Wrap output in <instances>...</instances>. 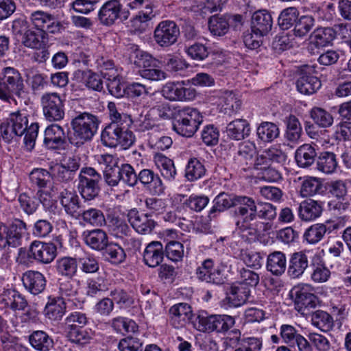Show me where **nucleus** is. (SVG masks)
Here are the masks:
<instances>
[{
	"label": "nucleus",
	"mask_w": 351,
	"mask_h": 351,
	"mask_svg": "<svg viewBox=\"0 0 351 351\" xmlns=\"http://www.w3.org/2000/svg\"><path fill=\"white\" fill-rule=\"evenodd\" d=\"M100 122L95 114L89 112H76L71 121L72 133L69 136L70 143L78 147L90 141L97 132Z\"/></svg>",
	"instance_id": "obj_2"
},
{
	"label": "nucleus",
	"mask_w": 351,
	"mask_h": 351,
	"mask_svg": "<svg viewBox=\"0 0 351 351\" xmlns=\"http://www.w3.org/2000/svg\"><path fill=\"white\" fill-rule=\"evenodd\" d=\"M256 204L252 197L237 195L234 210L232 212L236 227L241 229L247 228L249 221L254 220Z\"/></svg>",
	"instance_id": "obj_7"
},
{
	"label": "nucleus",
	"mask_w": 351,
	"mask_h": 351,
	"mask_svg": "<svg viewBox=\"0 0 351 351\" xmlns=\"http://www.w3.org/2000/svg\"><path fill=\"white\" fill-rule=\"evenodd\" d=\"M256 152L254 143L247 141L241 143L234 156V160L240 166L247 165L251 161Z\"/></svg>",
	"instance_id": "obj_55"
},
{
	"label": "nucleus",
	"mask_w": 351,
	"mask_h": 351,
	"mask_svg": "<svg viewBox=\"0 0 351 351\" xmlns=\"http://www.w3.org/2000/svg\"><path fill=\"white\" fill-rule=\"evenodd\" d=\"M93 226L101 227L106 224V220L103 212L96 208H89L80 210V219Z\"/></svg>",
	"instance_id": "obj_60"
},
{
	"label": "nucleus",
	"mask_w": 351,
	"mask_h": 351,
	"mask_svg": "<svg viewBox=\"0 0 351 351\" xmlns=\"http://www.w3.org/2000/svg\"><path fill=\"white\" fill-rule=\"evenodd\" d=\"M164 251L162 244L159 241L149 243L143 252V261L149 267H156L162 261Z\"/></svg>",
	"instance_id": "obj_38"
},
{
	"label": "nucleus",
	"mask_w": 351,
	"mask_h": 351,
	"mask_svg": "<svg viewBox=\"0 0 351 351\" xmlns=\"http://www.w3.org/2000/svg\"><path fill=\"white\" fill-rule=\"evenodd\" d=\"M315 19L310 15L298 17L293 29V34L298 37H304L315 26Z\"/></svg>",
	"instance_id": "obj_64"
},
{
	"label": "nucleus",
	"mask_w": 351,
	"mask_h": 351,
	"mask_svg": "<svg viewBox=\"0 0 351 351\" xmlns=\"http://www.w3.org/2000/svg\"><path fill=\"white\" fill-rule=\"evenodd\" d=\"M82 237L88 246L99 252H102L109 243L108 234L99 228L84 231Z\"/></svg>",
	"instance_id": "obj_37"
},
{
	"label": "nucleus",
	"mask_w": 351,
	"mask_h": 351,
	"mask_svg": "<svg viewBox=\"0 0 351 351\" xmlns=\"http://www.w3.org/2000/svg\"><path fill=\"white\" fill-rule=\"evenodd\" d=\"M308 265V255L306 252H294L289 261L287 274L292 279L299 278L304 274Z\"/></svg>",
	"instance_id": "obj_28"
},
{
	"label": "nucleus",
	"mask_w": 351,
	"mask_h": 351,
	"mask_svg": "<svg viewBox=\"0 0 351 351\" xmlns=\"http://www.w3.org/2000/svg\"><path fill=\"white\" fill-rule=\"evenodd\" d=\"M27 92L23 79L19 71L14 67L0 69V99L5 101L24 98Z\"/></svg>",
	"instance_id": "obj_3"
},
{
	"label": "nucleus",
	"mask_w": 351,
	"mask_h": 351,
	"mask_svg": "<svg viewBox=\"0 0 351 351\" xmlns=\"http://www.w3.org/2000/svg\"><path fill=\"white\" fill-rule=\"evenodd\" d=\"M22 281L25 289L34 295H38L43 292L47 282L45 277L42 273L33 270L25 272L22 277Z\"/></svg>",
	"instance_id": "obj_31"
},
{
	"label": "nucleus",
	"mask_w": 351,
	"mask_h": 351,
	"mask_svg": "<svg viewBox=\"0 0 351 351\" xmlns=\"http://www.w3.org/2000/svg\"><path fill=\"white\" fill-rule=\"evenodd\" d=\"M96 66L104 79H114L119 76L114 63L110 59L103 56L98 57L96 60Z\"/></svg>",
	"instance_id": "obj_59"
},
{
	"label": "nucleus",
	"mask_w": 351,
	"mask_h": 351,
	"mask_svg": "<svg viewBox=\"0 0 351 351\" xmlns=\"http://www.w3.org/2000/svg\"><path fill=\"white\" fill-rule=\"evenodd\" d=\"M311 321L314 326L323 332L330 330L334 326L332 317L328 313L322 310L313 312L311 315Z\"/></svg>",
	"instance_id": "obj_54"
},
{
	"label": "nucleus",
	"mask_w": 351,
	"mask_h": 351,
	"mask_svg": "<svg viewBox=\"0 0 351 351\" xmlns=\"http://www.w3.org/2000/svg\"><path fill=\"white\" fill-rule=\"evenodd\" d=\"M322 213V206L311 199L302 202L298 208L300 218L305 221L315 220L321 215Z\"/></svg>",
	"instance_id": "obj_43"
},
{
	"label": "nucleus",
	"mask_w": 351,
	"mask_h": 351,
	"mask_svg": "<svg viewBox=\"0 0 351 351\" xmlns=\"http://www.w3.org/2000/svg\"><path fill=\"white\" fill-rule=\"evenodd\" d=\"M44 144L49 149H58L66 143L64 129L58 124H51L45 131Z\"/></svg>",
	"instance_id": "obj_34"
},
{
	"label": "nucleus",
	"mask_w": 351,
	"mask_h": 351,
	"mask_svg": "<svg viewBox=\"0 0 351 351\" xmlns=\"http://www.w3.org/2000/svg\"><path fill=\"white\" fill-rule=\"evenodd\" d=\"M282 341L290 347L297 346L299 351H311L309 342L292 325L282 324L280 328Z\"/></svg>",
	"instance_id": "obj_19"
},
{
	"label": "nucleus",
	"mask_w": 351,
	"mask_h": 351,
	"mask_svg": "<svg viewBox=\"0 0 351 351\" xmlns=\"http://www.w3.org/2000/svg\"><path fill=\"white\" fill-rule=\"evenodd\" d=\"M27 226L19 218H14L8 225H0V249L10 251L22 245Z\"/></svg>",
	"instance_id": "obj_5"
},
{
	"label": "nucleus",
	"mask_w": 351,
	"mask_h": 351,
	"mask_svg": "<svg viewBox=\"0 0 351 351\" xmlns=\"http://www.w3.org/2000/svg\"><path fill=\"white\" fill-rule=\"evenodd\" d=\"M56 255L57 247L54 243L34 241L28 248L27 261L49 264L55 259Z\"/></svg>",
	"instance_id": "obj_12"
},
{
	"label": "nucleus",
	"mask_w": 351,
	"mask_h": 351,
	"mask_svg": "<svg viewBox=\"0 0 351 351\" xmlns=\"http://www.w3.org/2000/svg\"><path fill=\"white\" fill-rule=\"evenodd\" d=\"M291 295L294 300L295 308L302 313L306 309L315 308L318 302L314 288L307 284L294 287L291 291Z\"/></svg>",
	"instance_id": "obj_15"
},
{
	"label": "nucleus",
	"mask_w": 351,
	"mask_h": 351,
	"mask_svg": "<svg viewBox=\"0 0 351 351\" xmlns=\"http://www.w3.org/2000/svg\"><path fill=\"white\" fill-rule=\"evenodd\" d=\"M29 20L32 25L37 29L47 33L56 34L59 32L62 25L56 19L54 15L43 11L36 10L29 16Z\"/></svg>",
	"instance_id": "obj_16"
},
{
	"label": "nucleus",
	"mask_w": 351,
	"mask_h": 351,
	"mask_svg": "<svg viewBox=\"0 0 351 351\" xmlns=\"http://www.w3.org/2000/svg\"><path fill=\"white\" fill-rule=\"evenodd\" d=\"M80 166V158L69 157L61 163L56 164L51 167V173L58 181L68 182L71 181Z\"/></svg>",
	"instance_id": "obj_18"
},
{
	"label": "nucleus",
	"mask_w": 351,
	"mask_h": 351,
	"mask_svg": "<svg viewBox=\"0 0 351 351\" xmlns=\"http://www.w3.org/2000/svg\"><path fill=\"white\" fill-rule=\"evenodd\" d=\"M110 324L114 330L120 333L135 332L138 329L134 320L121 316L113 318Z\"/></svg>",
	"instance_id": "obj_63"
},
{
	"label": "nucleus",
	"mask_w": 351,
	"mask_h": 351,
	"mask_svg": "<svg viewBox=\"0 0 351 351\" xmlns=\"http://www.w3.org/2000/svg\"><path fill=\"white\" fill-rule=\"evenodd\" d=\"M273 19L271 14L265 10L255 12L251 19V29L258 36H266L271 30Z\"/></svg>",
	"instance_id": "obj_29"
},
{
	"label": "nucleus",
	"mask_w": 351,
	"mask_h": 351,
	"mask_svg": "<svg viewBox=\"0 0 351 351\" xmlns=\"http://www.w3.org/2000/svg\"><path fill=\"white\" fill-rule=\"evenodd\" d=\"M108 109L111 123L103 130H112L113 126L114 128H130L132 125L133 121L131 116L126 113L120 112L114 102L108 103Z\"/></svg>",
	"instance_id": "obj_36"
},
{
	"label": "nucleus",
	"mask_w": 351,
	"mask_h": 351,
	"mask_svg": "<svg viewBox=\"0 0 351 351\" xmlns=\"http://www.w3.org/2000/svg\"><path fill=\"white\" fill-rule=\"evenodd\" d=\"M237 195L228 194L227 193H220L213 200V206L209 211L208 217L214 218L217 216V213H222L231 208L234 207Z\"/></svg>",
	"instance_id": "obj_41"
},
{
	"label": "nucleus",
	"mask_w": 351,
	"mask_h": 351,
	"mask_svg": "<svg viewBox=\"0 0 351 351\" xmlns=\"http://www.w3.org/2000/svg\"><path fill=\"white\" fill-rule=\"evenodd\" d=\"M309 115L313 122L320 128H329L333 124L332 115L322 108L313 107L309 111Z\"/></svg>",
	"instance_id": "obj_56"
},
{
	"label": "nucleus",
	"mask_w": 351,
	"mask_h": 351,
	"mask_svg": "<svg viewBox=\"0 0 351 351\" xmlns=\"http://www.w3.org/2000/svg\"><path fill=\"white\" fill-rule=\"evenodd\" d=\"M112 130H103L101 134V140L104 145L109 147H121L123 149L132 147L136 137L130 128H114Z\"/></svg>",
	"instance_id": "obj_10"
},
{
	"label": "nucleus",
	"mask_w": 351,
	"mask_h": 351,
	"mask_svg": "<svg viewBox=\"0 0 351 351\" xmlns=\"http://www.w3.org/2000/svg\"><path fill=\"white\" fill-rule=\"evenodd\" d=\"M342 23L335 25L332 27H319L311 35V44L316 47H325L332 43L337 37V31L346 29Z\"/></svg>",
	"instance_id": "obj_26"
},
{
	"label": "nucleus",
	"mask_w": 351,
	"mask_h": 351,
	"mask_svg": "<svg viewBox=\"0 0 351 351\" xmlns=\"http://www.w3.org/2000/svg\"><path fill=\"white\" fill-rule=\"evenodd\" d=\"M250 291L248 288L241 285H233L226 293V297L223 300V305L228 307H238L247 300Z\"/></svg>",
	"instance_id": "obj_33"
},
{
	"label": "nucleus",
	"mask_w": 351,
	"mask_h": 351,
	"mask_svg": "<svg viewBox=\"0 0 351 351\" xmlns=\"http://www.w3.org/2000/svg\"><path fill=\"white\" fill-rule=\"evenodd\" d=\"M287 129L285 138L290 142H297L302 133V127L298 119L294 115H289L285 121Z\"/></svg>",
	"instance_id": "obj_61"
},
{
	"label": "nucleus",
	"mask_w": 351,
	"mask_h": 351,
	"mask_svg": "<svg viewBox=\"0 0 351 351\" xmlns=\"http://www.w3.org/2000/svg\"><path fill=\"white\" fill-rule=\"evenodd\" d=\"M299 16V12L295 7H289L284 9L278 16V23L282 29H288L295 23Z\"/></svg>",
	"instance_id": "obj_62"
},
{
	"label": "nucleus",
	"mask_w": 351,
	"mask_h": 351,
	"mask_svg": "<svg viewBox=\"0 0 351 351\" xmlns=\"http://www.w3.org/2000/svg\"><path fill=\"white\" fill-rule=\"evenodd\" d=\"M132 49V51L130 55V60L136 65L144 68L140 71V75L142 77L151 81H160L166 79L167 74L165 71L151 67L155 60L150 54L140 50L137 46H133Z\"/></svg>",
	"instance_id": "obj_8"
},
{
	"label": "nucleus",
	"mask_w": 351,
	"mask_h": 351,
	"mask_svg": "<svg viewBox=\"0 0 351 351\" xmlns=\"http://www.w3.org/2000/svg\"><path fill=\"white\" fill-rule=\"evenodd\" d=\"M128 12L123 10V5L119 0H108L100 8L98 12V20L101 24L106 26L114 25L119 19H128Z\"/></svg>",
	"instance_id": "obj_13"
},
{
	"label": "nucleus",
	"mask_w": 351,
	"mask_h": 351,
	"mask_svg": "<svg viewBox=\"0 0 351 351\" xmlns=\"http://www.w3.org/2000/svg\"><path fill=\"white\" fill-rule=\"evenodd\" d=\"M101 175L92 167L82 169L79 176L78 191L85 201L94 199L100 192Z\"/></svg>",
	"instance_id": "obj_9"
},
{
	"label": "nucleus",
	"mask_w": 351,
	"mask_h": 351,
	"mask_svg": "<svg viewBox=\"0 0 351 351\" xmlns=\"http://www.w3.org/2000/svg\"><path fill=\"white\" fill-rule=\"evenodd\" d=\"M203 121L199 111L193 108H184L176 113L173 122V130L184 137H191Z\"/></svg>",
	"instance_id": "obj_4"
},
{
	"label": "nucleus",
	"mask_w": 351,
	"mask_h": 351,
	"mask_svg": "<svg viewBox=\"0 0 351 351\" xmlns=\"http://www.w3.org/2000/svg\"><path fill=\"white\" fill-rule=\"evenodd\" d=\"M162 95L170 101H186L195 98L193 88H186L182 82H167L162 88Z\"/></svg>",
	"instance_id": "obj_21"
},
{
	"label": "nucleus",
	"mask_w": 351,
	"mask_h": 351,
	"mask_svg": "<svg viewBox=\"0 0 351 351\" xmlns=\"http://www.w3.org/2000/svg\"><path fill=\"white\" fill-rule=\"evenodd\" d=\"M28 114L25 110L12 112L9 117L0 123V136L2 139L10 143L14 137L25 134L24 143L27 150L31 151L35 145L39 126L32 123L28 127Z\"/></svg>",
	"instance_id": "obj_1"
},
{
	"label": "nucleus",
	"mask_w": 351,
	"mask_h": 351,
	"mask_svg": "<svg viewBox=\"0 0 351 351\" xmlns=\"http://www.w3.org/2000/svg\"><path fill=\"white\" fill-rule=\"evenodd\" d=\"M169 314L173 325L176 328L182 327L187 322H193V311L191 306L187 303L174 304L170 308Z\"/></svg>",
	"instance_id": "obj_30"
},
{
	"label": "nucleus",
	"mask_w": 351,
	"mask_h": 351,
	"mask_svg": "<svg viewBox=\"0 0 351 351\" xmlns=\"http://www.w3.org/2000/svg\"><path fill=\"white\" fill-rule=\"evenodd\" d=\"M316 158L315 148L310 144H304L300 146L295 153V162L300 167L302 168L311 166Z\"/></svg>",
	"instance_id": "obj_45"
},
{
	"label": "nucleus",
	"mask_w": 351,
	"mask_h": 351,
	"mask_svg": "<svg viewBox=\"0 0 351 351\" xmlns=\"http://www.w3.org/2000/svg\"><path fill=\"white\" fill-rule=\"evenodd\" d=\"M137 183L139 182L150 193L160 195L164 193L165 186L160 176L149 169L140 171L137 176Z\"/></svg>",
	"instance_id": "obj_24"
},
{
	"label": "nucleus",
	"mask_w": 351,
	"mask_h": 351,
	"mask_svg": "<svg viewBox=\"0 0 351 351\" xmlns=\"http://www.w3.org/2000/svg\"><path fill=\"white\" fill-rule=\"evenodd\" d=\"M344 226L342 220L332 221L328 226L325 223H315L308 228L304 233V239L311 245H315L323 239L325 234Z\"/></svg>",
	"instance_id": "obj_20"
},
{
	"label": "nucleus",
	"mask_w": 351,
	"mask_h": 351,
	"mask_svg": "<svg viewBox=\"0 0 351 351\" xmlns=\"http://www.w3.org/2000/svg\"><path fill=\"white\" fill-rule=\"evenodd\" d=\"M145 3L141 10L133 18L132 22L134 25L138 23H144L152 20L157 12L155 10L154 3L150 0H130L129 6L132 8H138Z\"/></svg>",
	"instance_id": "obj_32"
},
{
	"label": "nucleus",
	"mask_w": 351,
	"mask_h": 351,
	"mask_svg": "<svg viewBox=\"0 0 351 351\" xmlns=\"http://www.w3.org/2000/svg\"><path fill=\"white\" fill-rule=\"evenodd\" d=\"M235 324V319L228 315H198L195 318L194 326L197 330L203 332H216L224 334L228 332Z\"/></svg>",
	"instance_id": "obj_6"
},
{
	"label": "nucleus",
	"mask_w": 351,
	"mask_h": 351,
	"mask_svg": "<svg viewBox=\"0 0 351 351\" xmlns=\"http://www.w3.org/2000/svg\"><path fill=\"white\" fill-rule=\"evenodd\" d=\"M102 78L100 74L90 69H77L73 73V80L82 83L90 90L98 92H101L104 88Z\"/></svg>",
	"instance_id": "obj_27"
},
{
	"label": "nucleus",
	"mask_w": 351,
	"mask_h": 351,
	"mask_svg": "<svg viewBox=\"0 0 351 351\" xmlns=\"http://www.w3.org/2000/svg\"><path fill=\"white\" fill-rule=\"evenodd\" d=\"M148 214H141L136 208L130 209L128 214V221L134 230L141 234H150L154 229L156 223L149 218Z\"/></svg>",
	"instance_id": "obj_23"
},
{
	"label": "nucleus",
	"mask_w": 351,
	"mask_h": 351,
	"mask_svg": "<svg viewBox=\"0 0 351 351\" xmlns=\"http://www.w3.org/2000/svg\"><path fill=\"white\" fill-rule=\"evenodd\" d=\"M29 342L37 351H49L53 347V339L43 330L33 331L29 336Z\"/></svg>",
	"instance_id": "obj_46"
},
{
	"label": "nucleus",
	"mask_w": 351,
	"mask_h": 351,
	"mask_svg": "<svg viewBox=\"0 0 351 351\" xmlns=\"http://www.w3.org/2000/svg\"><path fill=\"white\" fill-rule=\"evenodd\" d=\"M338 167L336 155L333 152H324L317 159V169L326 174L333 173Z\"/></svg>",
	"instance_id": "obj_52"
},
{
	"label": "nucleus",
	"mask_w": 351,
	"mask_h": 351,
	"mask_svg": "<svg viewBox=\"0 0 351 351\" xmlns=\"http://www.w3.org/2000/svg\"><path fill=\"white\" fill-rule=\"evenodd\" d=\"M258 138L263 142L270 143L279 136L278 125L272 122H262L256 130Z\"/></svg>",
	"instance_id": "obj_53"
},
{
	"label": "nucleus",
	"mask_w": 351,
	"mask_h": 351,
	"mask_svg": "<svg viewBox=\"0 0 351 351\" xmlns=\"http://www.w3.org/2000/svg\"><path fill=\"white\" fill-rule=\"evenodd\" d=\"M226 132L230 139L240 141L250 135V125L245 119H237L228 124Z\"/></svg>",
	"instance_id": "obj_40"
},
{
	"label": "nucleus",
	"mask_w": 351,
	"mask_h": 351,
	"mask_svg": "<svg viewBox=\"0 0 351 351\" xmlns=\"http://www.w3.org/2000/svg\"><path fill=\"white\" fill-rule=\"evenodd\" d=\"M56 271L62 276L71 279L77 271V262L76 258L64 256L56 261Z\"/></svg>",
	"instance_id": "obj_50"
},
{
	"label": "nucleus",
	"mask_w": 351,
	"mask_h": 351,
	"mask_svg": "<svg viewBox=\"0 0 351 351\" xmlns=\"http://www.w3.org/2000/svg\"><path fill=\"white\" fill-rule=\"evenodd\" d=\"M295 84L298 92L306 95L316 93L322 86L319 78L307 71L301 72Z\"/></svg>",
	"instance_id": "obj_35"
},
{
	"label": "nucleus",
	"mask_w": 351,
	"mask_h": 351,
	"mask_svg": "<svg viewBox=\"0 0 351 351\" xmlns=\"http://www.w3.org/2000/svg\"><path fill=\"white\" fill-rule=\"evenodd\" d=\"M77 285L72 281L67 280L59 285V298L65 300L69 308L81 309L84 302L79 298Z\"/></svg>",
	"instance_id": "obj_25"
},
{
	"label": "nucleus",
	"mask_w": 351,
	"mask_h": 351,
	"mask_svg": "<svg viewBox=\"0 0 351 351\" xmlns=\"http://www.w3.org/2000/svg\"><path fill=\"white\" fill-rule=\"evenodd\" d=\"M1 302L12 311H25L28 306L25 298L15 289H7L2 294Z\"/></svg>",
	"instance_id": "obj_39"
},
{
	"label": "nucleus",
	"mask_w": 351,
	"mask_h": 351,
	"mask_svg": "<svg viewBox=\"0 0 351 351\" xmlns=\"http://www.w3.org/2000/svg\"><path fill=\"white\" fill-rule=\"evenodd\" d=\"M208 29L212 35L223 36L226 34L230 28L228 18L226 14H215L208 19Z\"/></svg>",
	"instance_id": "obj_51"
},
{
	"label": "nucleus",
	"mask_w": 351,
	"mask_h": 351,
	"mask_svg": "<svg viewBox=\"0 0 351 351\" xmlns=\"http://www.w3.org/2000/svg\"><path fill=\"white\" fill-rule=\"evenodd\" d=\"M287 259L285 254L280 251H275L267 256L266 269L273 275L281 276L286 270Z\"/></svg>",
	"instance_id": "obj_44"
},
{
	"label": "nucleus",
	"mask_w": 351,
	"mask_h": 351,
	"mask_svg": "<svg viewBox=\"0 0 351 351\" xmlns=\"http://www.w3.org/2000/svg\"><path fill=\"white\" fill-rule=\"evenodd\" d=\"M206 172L204 164L196 158L189 160L186 170L185 177L189 181L193 182L202 178Z\"/></svg>",
	"instance_id": "obj_57"
},
{
	"label": "nucleus",
	"mask_w": 351,
	"mask_h": 351,
	"mask_svg": "<svg viewBox=\"0 0 351 351\" xmlns=\"http://www.w3.org/2000/svg\"><path fill=\"white\" fill-rule=\"evenodd\" d=\"M180 36V28L170 20L160 22L154 32L155 42L161 47H169L175 44Z\"/></svg>",
	"instance_id": "obj_14"
},
{
	"label": "nucleus",
	"mask_w": 351,
	"mask_h": 351,
	"mask_svg": "<svg viewBox=\"0 0 351 351\" xmlns=\"http://www.w3.org/2000/svg\"><path fill=\"white\" fill-rule=\"evenodd\" d=\"M102 252L105 260L114 265L121 264L126 259L124 249L117 243L109 242Z\"/></svg>",
	"instance_id": "obj_48"
},
{
	"label": "nucleus",
	"mask_w": 351,
	"mask_h": 351,
	"mask_svg": "<svg viewBox=\"0 0 351 351\" xmlns=\"http://www.w3.org/2000/svg\"><path fill=\"white\" fill-rule=\"evenodd\" d=\"M58 198L65 213L72 218L80 219L82 207L77 193L72 189H63L60 192Z\"/></svg>",
	"instance_id": "obj_22"
},
{
	"label": "nucleus",
	"mask_w": 351,
	"mask_h": 351,
	"mask_svg": "<svg viewBox=\"0 0 351 351\" xmlns=\"http://www.w3.org/2000/svg\"><path fill=\"white\" fill-rule=\"evenodd\" d=\"M107 226L110 234L116 238H123L130 232L128 225L119 217H110Z\"/></svg>",
	"instance_id": "obj_58"
},
{
	"label": "nucleus",
	"mask_w": 351,
	"mask_h": 351,
	"mask_svg": "<svg viewBox=\"0 0 351 351\" xmlns=\"http://www.w3.org/2000/svg\"><path fill=\"white\" fill-rule=\"evenodd\" d=\"M47 34L37 29H29L25 31L22 38V43L24 46L34 49H40L45 46V40Z\"/></svg>",
	"instance_id": "obj_49"
},
{
	"label": "nucleus",
	"mask_w": 351,
	"mask_h": 351,
	"mask_svg": "<svg viewBox=\"0 0 351 351\" xmlns=\"http://www.w3.org/2000/svg\"><path fill=\"white\" fill-rule=\"evenodd\" d=\"M154 160L165 179L171 181L176 178L177 172L172 160L162 154H156Z\"/></svg>",
	"instance_id": "obj_47"
},
{
	"label": "nucleus",
	"mask_w": 351,
	"mask_h": 351,
	"mask_svg": "<svg viewBox=\"0 0 351 351\" xmlns=\"http://www.w3.org/2000/svg\"><path fill=\"white\" fill-rule=\"evenodd\" d=\"M197 279L202 282L221 285L225 282L223 270L214 266L213 261L210 258L204 261L195 272Z\"/></svg>",
	"instance_id": "obj_17"
},
{
	"label": "nucleus",
	"mask_w": 351,
	"mask_h": 351,
	"mask_svg": "<svg viewBox=\"0 0 351 351\" xmlns=\"http://www.w3.org/2000/svg\"><path fill=\"white\" fill-rule=\"evenodd\" d=\"M67 303L58 297H49L45 307V315L49 319L60 320L65 314Z\"/></svg>",
	"instance_id": "obj_42"
},
{
	"label": "nucleus",
	"mask_w": 351,
	"mask_h": 351,
	"mask_svg": "<svg viewBox=\"0 0 351 351\" xmlns=\"http://www.w3.org/2000/svg\"><path fill=\"white\" fill-rule=\"evenodd\" d=\"M43 112L49 121H58L64 117V100L57 93H46L40 99Z\"/></svg>",
	"instance_id": "obj_11"
}]
</instances>
